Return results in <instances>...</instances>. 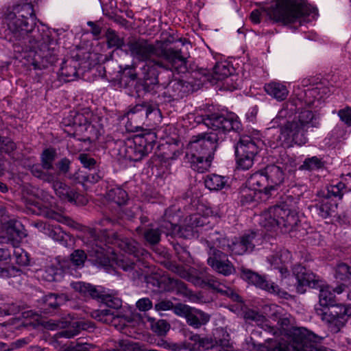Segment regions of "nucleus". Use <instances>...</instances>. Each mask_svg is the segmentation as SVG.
<instances>
[{
    "label": "nucleus",
    "instance_id": "1",
    "mask_svg": "<svg viewBox=\"0 0 351 351\" xmlns=\"http://www.w3.org/2000/svg\"><path fill=\"white\" fill-rule=\"evenodd\" d=\"M293 273L298 282V291L303 293V287L307 286L319 289V306L315 307V312L321 319L327 324L332 332H338L345 325L347 317H351V304H335V295L332 287L317 280L315 276L310 271L300 265L293 269Z\"/></svg>",
    "mask_w": 351,
    "mask_h": 351
},
{
    "label": "nucleus",
    "instance_id": "2",
    "mask_svg": "<svg viewBox=\"0 0 351 351\" xmlns=\"http://www.w3.org/2000/svg\"><path fill=\"white\" fill-rule=\"evenodd\" d=\"M302 103L299 99L287 101L271 121V128H280L275 147H292L295 145L302 146L306 143V133L312 125L313 114L308 109L298 112L300 108L298 106H302Z\"/></svg>",
    "mask_w": 351,
    "mask_h": 351
},
{
    "label": "nucleus",
    "instance_id": "3",
    "mask_svg": "<svg viewBox=\"0 0 351 351\" xmlns=\"http://www.w3.org/2000/svg\"><path fill=\"white\" fill-rule=\"evenodd\" d=\"M128 46L134 58L147 61L142 70L144 80H149L150 84L158 83V67L174 70L178 73H184L186 70V59L179 50H162L158 53L152 45L143 39L130 42Z\"/></svg>",
    "mask_w": 351,
    "mask_h": 351
},
{
    "label": "nucleus",
    "instance_id": "4",
    "mask_svg": "<svg viewBox=\"0 0 351 351\" xmlns=\"http://www.w3.org/2000/svg\"><path fill=\"white\" fill-rule=\"evenodd\" d=\"M189 119H195L198 123H203L213 132L193 136L188 145L187 156H213L216 143L223 139V135L228 132L237 131L241 128V123L234 114L224 116L214 113L208 114L205 117L202 116L194 117L192 114Z\"/></svg>",
    "mask_w": 351,
    "mask_h": 351
},
{
    "label": "nucleus",
    "instance_id": "5",
    "mask_svg": "<svg viewBox=\"0 0 351 351\" xmlns=\"http://www.w3.org/2000/svg\"><path fill=\"white\" fill-rule=\"evenodd\" d=\"M220 211L217 208H210L204 204H199L197 207V212L185 220V225L178 227L176 224L167 223L168 231L160 230L158 228L147 229L144 233L145 240L150 244H156L160 239L161 233L175 234L178 233L180 237L191 239L197 236V230H195L199 227L208 226L211 223V219L221 217Z\"/></svg>",
    "mask_w": 351,
    "mask_h": 351
},
{
    "label": "nucleus",
    "instance_id": "6",
    "mask_svg": "<svg viewBox=\"0 0 351 351\" xmlns=\"http://www.w3.org/2000/svg\"><path fill=\"white\" fill-rule=\"evenodd\" d=\"M292 199L288 197L280 205L269 207L258 217V223L267 232H289L298 226L300 217L295 206L291 204Z\"/></svg>",
    "mask_w": 351,
    "mask_h": 351
},
{
    "label": "nucleus",
    "instance_id": "7",
    "mask_svg": "<svg viewBox=\"0 0 351 351\" xmlns=\"http://www.w3.org/2000/svg\"><path fill=\"white\" fill-rule=\"evenodd\" d=\"M269 18L274 22L288 25L299 22L309 15L310 8L305 0H273L265 10Z\"/></svg>",
    "mask_w": 351,
    "mask_h": 351
},
{
    "label": "nucleus",
    "instance_id": "8",
    "mask_svg": "<svg viewBox=\"0 0 351 351\" xmlns=\"http://www.w3.org/2000/svg\"><path fill=\"white\" fill-rule=\"evenodd\" d=\"M263 241L261 234L254 232L245 234L242 237L234 238L231 241L226 237L219 236L217 234L215 238L210 239V241L214 242V245H216L217 247L236 255H243L245 253L252 252L256 246L263 243Z\"/></svg>",
    "mask_w": 351,
    "mask_h": 351
},
{
    "label": "nucleus",
    "instance_id": "9",
    "mask_svg": "<svg viewBox=\"0 0 351 351\" xmlns=\"http://www.w3.org/2000/svg\"><path fill=\"white\" fill-rule=\"evenodd\" d=\"M156 140V135L154 132L135 135L123 142L119 148V154L127 160L138 161L152 152Z\"/></svg>",
    "mask_w": 351,
    "mask_h": 351
},
{
    "label": "nucleus",
    "instance_id": "10",
    "mask_svg": "<svg viewBox=\"0 0 351 351\" xmlns=\"http://www.w3.org/2000/svg\"><path fill=\"white\" fill-rule=\"evenodd\" d=\"M36 17L33 6L27 3L23 5L16 12H10L5 17L8 28L14 34L24 36L32 32L36 25Z\"/></svg>",
    "mask_w": 351,
    "mask_h": 351
},
{
    "label": "nucleus",
    "instance_id": "11",
    "mask_svg": "<svg viewBox=\"0 0 351 351\" xmlns=\"http://www.w3.org/2000/svg\"><path fill=\"white\" fill-rule=\"evenodd\" d=\"M3 228L8 239L12 242V245L15 247L14 255L16 257V263L21 265H27L28 263L27 254L21 248L16 247V245L26 237L23 226L19 221L10 220L4 224Z\"/></svg>",
    "mask_w": 351,
    "mask_h": 351
},
{
    "label": "nucleus",
    "instance_id": "12",
    "mask_svg": "<svg viewBox=\"0 0 351 351\" xmlns=\"http://www.w3.org/2000/svg\"><path fill=\"white\" fill-rule=\"evenodd\" d=\"M210 247L208 251L209 257L207 260L208 265H210L213 270L223 274V276H230L232 274L235 269L232 263L228 259L225 253L217 250L216 245Z\"/></svg>",
    "mask_w": 351,
    "mask_h": 351
},
{
    "label": "nucleus",
    "instance_id": "13",
    "mask_svg": "<svg viewBox=\"0 0 351 351\" xmlns=\"http://www.w3.org/2000/svg\"><path fill=\"white\" fill-rule=\"evenodd\" d=\"M241 278L249 283L270 293L280 295L278 286L267 280L265 276H262L250 269H243L241 271Z\"/></svg>",
    "mask_w": 351,
    "mask_h": 351
},
{
    "label": "nucleus",
    "instance_id": "14",
    "mask_svg": "<svg viewBox=\"0 0 351 351\" xmlns=\"http://www.w3.org/2000/svg\"><path fill=\"white\" fill-rule=\"evenodd\" d=\"M91 316L96 320L114 326L117 329H121L125 325L126 318L121 315L117 311L104 308L95 310Z\"/></svg>",
    "mask_w": 351,
    "mask_h": 351
},
{
    "label": "nucleus",
    "instance_id": "15",
    "mask_svg": "<svg viewBox=\"0 0 351 351\" xmlns=\"http://www.w3.org/2000/svg\"><path fill=\"white\" fill-rule=\"evenodd\" d=\"M68 300L64 294L49 293L39 301L40 313H49Z\"/></svg>",
    "mask_w": 351,
    "mask_h": 351
},
{
    "label": "nucleus",
    "instance_id": "16",
    "mask_svg": "<svg viewBox=\"0 0 351 351\" xmlns=\"http://www.w3.org/2000/svg\"><path fill=\"white\" fill-rule=\"evenodd\" d=\"M232 73V67L227 62H217L213 69L212 73H204L206 80L212 84L227 79Z\"/></svg>",
    "mask_w": 351,
    "mask_h": 351
},
{
    "label": "nucleus",
    "instance_id": "17",
    "mask_svg": "<svg viewBox=\"0 0 351 351\" xmlns=\"http://www.w3.org/2000/svg\"><path fill=\"white\" fill-rule=\"evenodd\" d=\"M138 114L141 117H145L148 118L154 115L156 117H160V112L158 108L156 106L148 103H143L141 104H136L133 106H130L125 115L128 119H132L133 116Z\"/></svg>",
    "mask_w": 351,
    "mask_h": 351
},
{
    "label": "nucleus",
    "instance_id": "18",
    "mask_svg": "<svg viewBox=\"0 0 351 351\" xmlns=\"http://www.w3.org/2000/svg\"><path fill=\"white\" fill-rule=\"evenodd\" d=\"M264 171L267 178L269 186L271 191L276 189L285 179V171L281 169L280 166L276 165H267Z\"/></svg>",
    "mask_w": 351,
    "mask_h": 351
},
{
    "label": "nucleus",
    "instance_id": "19",
    "mask_svg": "<svg viewBox=\"0 0 351 351\" xmlns=\"http://www.w3.org/2000/svg\"><path fill=\"white\" fill-rule=\"evenodd\" d=\"M266 93L277 101H283L289 95V90L285 83L271 81L264 86Z\"/></svg>",
    "mask_w": 351,
    "mask_h": 351
},
{
    "label": "nucleus",
    "instance_id": "20",
    "mask_svg": "<svg viewBox=\"0 0 351 351\" xmlns=\"http://www.w3.org/2000/svg\"><path fill=\"white\" fill-rule=\"evenodd\" d=\"M56 177H58V174H56ZM50 183H52L56 194L61 199L76 203L79 195L75 190L71 189L64 183L57 180V178H55L53 182H51Z\"/></svg>",
    "mask_w": 351,
    "mask_h": 351
},
{
    "label": "nucleus",
    "instance_id": "21",
    "mask_svg": "<svg viewBox=\"0 0 351 351\" xmlns=\"http://www.w3.org/2000/svg\"><path fill=\"white\" fill-rule=\"evenodd\" d=\"M247 184L253 190L264 191L266 194L271 191L270 188L267 187L269 183L264 169L252 174L247 180Z\"/></svg>",
    "mask_w": 351,
    "mask_h": 351
},
{
    "label": "nucleus",
    "instance_id": "22",
    "mask_svg": "<svg viewBox=\"0 0 351 351\" xmlns=\"http://www.w3.org/2000/svg\"><path fill=\"white\" fill-rule=\"evenodd\" d=\"M258 152V147L250 136H243L235 146V153L255 156Z\"/></svg>",
    "mask_w": 351,
    "mask_h": 351
},
{
    "label": "nucleus",
    "instance_id": "23",
    "mask_svg": "<svg viewBox=\"0 0 351 351\" xmlns=\"http://www.w3.org/2000/svg\"><path fill=\"white\" fill-rule=\"evenodd\" d=\"M244 318L247 322L252 325H256L263 328L265 330L274 332V329L269 324V321L262 314L256 311L249 310L245 312Z\"/></svg>",
    "mask_w": 351,
    "mask_h": 351
},
{
    "label": "nucleus",
    "instance_id": "24",
    "mask_svg": "<svg viewBox=\"0 0 351 351\" xmlns=\"http://www.w3.org/2000/svg\"><path fill=\"white\" fill-rule=\"evenodd\" d=\"M337 208V203L330 199L328 197H324L315 206L317 215L323 219H326L335 212Z\"/></svg>",
    "mask_w": 351,
    "mask_h": 351
},
{
    "label": "nucleus",
    "instance_id": "25",
    "mask_svg": "<svg viewBox=\"0 0 351 351\" xmlns=\"http://www.w3.org/2000/svg\"><path fill=\"white\" fill-rule=\"evenodd\" d=\"M71 287L84 297L97 298L100 294L101 287H95L89 283L78 281L72 282Z\"/></svg>",
    "mask_w": 351,
    "mask_h": 351
},
{
    "label": "nucleus",
    "instance_id": "26",
    "mask_svg": "<svg viewBox=\"0 0 351 351\" xmlns=\"http://www.w3.org/2000/svg\"><path fill=\"white\" fill-rule=\"evenodd\" d=\"M210 320V315L195 308H191L186 322L189 325L194 328H198L202 325H205Z\"/></svg>",
    "mask_w": 351,
    "mask_h": 351
},
{
    "label": "nucleus",
    "instance_id": "27",
    "mask_svg": "<svg viewBox=\"0 0 351 351\" xmlns=\"http://www.w3.org/2000/svg\"><path fill=\"white\" fill-rule=\"evenodd\" d=\"M191 168L198 173H204L208 170L211 165L213 156H188Z\"/></svg>",
    "mask_w": 351,
    "mask_h": 351
},
{
    "label": "nucleus",
    "instance_id": "28",
    "mask_svg": "<svg viewBox=\"0 0 351 351\" xmlns=\"http://www.w3.org/2000/svg\"><path fill=\"white\" fill-rule=\"evenodd\" d=\"M290 257L289 252L283 250L280 255L271 256L268 260L274 269H278L282 276H286L289 271L285 264Z\"/></svg>",
    "mask_w": 351,
    "mask_h": 351
},
{
    "label": "nucleus",
    "instance_id": "29",
    "mask_svg": "<svg viewBox=\"0 0 351 351\" xmlns=\"http://www.w3.org/2000/svg\"><path fill=\"white\" fill-rule=\"evenodd\" d=\"M71 328L73 329L68 328L58 332L59 336L65 338H71L77 335L81 330H88L90 328H93V325L91 322L79 320L73 322Z\"/></svg>",
    "mask_w": 351,
    "mask_h": 351
},
{
    "label": "nucleus",
    "instance_id": "30",
    "mask_svg": "<svg viewBox=\"0 0 351 351\" xmlns=\"http://www.w3.org/2000/svg\"><path fill=\"white\" fill-rule=\"evenodd\" d=\"M66 261H63L62 263L59 262L60 265V268H54L53 267H48L43 274L42 277L44 280L51 282L58 280L62 275L63 272L66 271H69L70 267H66L65 265Z\"/></svg>",
    "mask_w": 351,
    "mask_h": 351
},
{
    "label": "nucleus",
    "instance_id": "31",
    "mask_svg": "<svg viewBox=\"0 0 351 351\" xmlns=\"http://www.w3.org/2000/svg\"><path fill=\"white\" fill-rule=\"evenodd\" d=\"M97 299L101 300L103 303L111 308L118 309L122 305V300L118 296L107 293L103 287L101 288Z\"/></svg>",
    "mask_w": 351,
    "mask_h": 351
},
{
    "label": "nucleus",
    "instance_id": "32",
    "mask_svg": "<svg viewBox=\"0 0 351 351\" xmlns=\"http://www.w3.org/2000/svg\"><path fill=\"white\" fill-rule=\"evenodd\" d=\"M226 179L221 176L212 174L206 176L204 183L206 188L210 191H219L224 188Z\"/></svg>",
    "mask_w": 351,
    "mask_h": 351
},
{
    "label": "nucleus",
    "instance_id": "33",
    "mask_svg": "<svg viewBox=\"0 0 351 351\" xmlns=\"http://www.w3.org/2000/svg\"><path fill=\"white\" fill-rule=\"evenodd\" d=\"M277 165L280 166L283 171L291 172L296 167V161L293 156H291L287 154L285 151L280 153L277 160Z\"/></svg>",
    "mask_w": 351,
    "mask_h": 351
},
{
    "label": "nucleus",
    "instance_id": "34",
    "mask_svg": "<svg viewBox=\"0 0 351 351\" xmlns=\"http://www.w3.org/2000/svg\"><path fill=\"white\" fill-rule=\"evenodd\" d=\"M109 200L114 202L118 205H123L128 199L127 192L120 187H115L110 189L107 193Z\"/></svg>",
    "mask_w": 351,
    "mask_h": 351
},
{
    "label": "nucleus",
    "instance_id": "35",
    "mask_svg": "<svg viewBox=\"0 0 351 351\" xmlns=\"http://www.w3.org/2000/svg\"><path fill=\"white\" fill-rule=\"evenodd\" d=\"M56 155L53 149H46L41 155V164L43 169L49 170L53 168V163Z\"/></svg>",
    "mask_w": 351,
    "mask_h": 351
},
{
    "label": "nucleus",
    "instance_id": "36",
    "mask_svg": "<svg viewBox=\"0 0 351 351\" xmlns=\"http://www.w3.org/2000/svg\"><path fill=\"white\" fill-rule=\"evenodd\" d=\"M324 166L322 160L317 156H312L304 160L301 169L314 171L322 168Z\"/></svg>",
    "mask_w": 351,
    "mask_h": 351
},
{
    "label": "nucleus",
    "instance_id": "37",
    "mask_svg": "<svg viewBox=\"0 0 351 351\" xmlns=\"http://www.w3.org/2000/svg\"><path fill=\"white\" fill-rule=\"evenodd\" d=\"M237 164L239 168L243 170L249 169L254 164V156L248 154H242L235 153Z\"/></svg>",
    "mask_w": 351,
    "mask_h": 351
},
{
    "label": "nucleus",
    "instance_id": "38",
    "mask_svg": "<svg viewBox=\"0 0 351 351\" xmlns=\"http://www.w3.org/2000/svg\"><path fill=\"white\" fill-rule=\"evenodd\" d=\"M345 193L343 184L340 181L327 186V194L325 197H328L330 199H331L332 197L341 199Z\"/></svg>",
    "mask_w": 351,
    "mask_h": 351
},
{
    "label": "nucleus",
    "instance_id": "39",
    "mask_svg": "<svg viewBox=\"0 0 351 351\" xmlns=\"http://www.w3.org/2000/svg\"><path fill=\"white\" fill-rule=\"evenodd\" d=\"M60 75L65 77V80H73L77 75L76 66L67 64L66 62H64L60 69Z\"/></svg>",
    "mask_w": 351,
    "mask_h": 351
},
{
    "label": "nucleus",
    "instance_id": "40",
    "mask_svg": "<svg viewBox=\"0 0 351 351\" xmlns=\"http://www.w3.org/2000/svg\"><path fill=\"white\" fill-rule=\"evenodd\" d=\"M11 259V253L9 250L0 248V276H3L8 273L5 267Z\"/></svg>",
    "mask_w": 351,
    "mask_h": 351
},
{
    "label": "nucleus",
    "instance_id": "41",
    "mask_svg": "<svg viewBox=\"0 0 351 351\" xmlns=\"http://www.w3.org/2000/svg\"><path fill=\"white\" fill-rule=\"evenodd\" d=\"M106 38L109 47L119 48L123 45V40L121 38L117 33L109 29L106 32Z\"/></svg>",
    "mask_w": 351,
    "mask_h": 351
},
{
    "label": "nucleus",
    "instance_id": "42",
    "mask_svg": "<svg viewBox=\"0 0 351 351\" xmlns=\"http://www.w3.org/2000/svg\"><path fill=\"white\" fill-rule=\"evenodd\" d=\"M40 214L43 215L47 218L53 219L62 223H67L69 221V218L66 217L51 209L45 208L40 213Z\"/></svg>",
    "mask_w": 351,
    "mask_h": 351
},
{
    "label": "nucleus",
    "instance_id": "43",
    "mask_svg": "<svg viewBox=\"0 0 351 351\" xmlns=\"http://www.w3.org/2000/svg\"><path fill=\"white\" fill-rule=\"evenodd\" d=\"M335 278L344 280L349 279L351 281V268L345 263H339L336 268Z\"/></svg>",
    "mask_w": 351,
    "mask_h": 351
},
{
    "label": "nucleus",
    "instance_id": "44",
    "mask_svg": "<svg viewBox=\"0 0 351 351\" xmlns=\"http://www.w3.org/2000/svg\"><path fill=\"white\" fill-rule=\"evenodd\" d=\"M45 33L39 37H36L34 35L36 43L38 44V47L42 51L49 49V45H52L53 40L51 39L48 34L49 32H44Z\"/></svg>",
    "mask_w": 351,
    "mask_h": 351
},
{
    "label": "nucleus",
    "instance_id": "45",
    "mask_svg": "<svg viewBox=\"0 0 351 351\" xmlns=\"http://www.w3.org/2000/svg\"><path fill=\"white\" fill-rule=\"evenodd\" d=\"M86 259V254L83 250H75L71 254V262L76 267H82Z\"/></svg>",
    "mask_w": 351,
    "mask_h": 351
},
{
    "label": "nucleus",
    "instance_id": "46",
    "mask_svg": "<svg viewBox=\"0 0 351 351\" xmlns=\"http://www.w3.org/2000/svg\"><path fill=\"white\" fill-rule=\"evenodd\" d=\"M73 124L76 127L75 132H82L90 127V123L86 118L82 114L78 113L75 116Z\"/></svg>",
    "mask_w": 351,
    "mask_h": 351
},
{
    "label": "nucleus",
    "instance_id": "47",
    "mask_svg": "<svg viewBox=\"0 0 351 351\" xmlns=\"http://www.w3.org/2000/svg\"><path fill=\"white\" fill-rule=\"evenodd\" d=\"M47 236L56 241L64 240L66 234L62 230L59 226L51 225L47 234Z\"/></svg>",
    "mask_w": 351,
    "mask_h": 351
},
{
    "label": "nucleus",
    "instance_id": "48",
    "mask_svg": "<svg viewBox=\"0 0 351 351\" xmlns=\"http://www.w3.org/2000/svg\"><path fill=\"white\" fill-rule=\"evenodd\" d=\"M32 172L34 176L39 178L41 180L47 182H53L55 178H56V174L47 173L43 172L38 165L32 167Z\"/></svg>",
    "mask_w": 351,
    "mask_h": 351
},
{
    "label": "nucleus",
    "instance_id": "49",
    "mask_svg": "<svg viewBox=\"0 0 351 351\" xmlns=\"http://www.w3.org/2000/svg\"><path fill=\"white\" fill-rule=\"evenodd\" d=\"M152 328L158 335H164L169 331L170 326L165 320L160 319L154 323Z\"/></svg>",
    "mask_w": 351,
    "mask_h": 351
},
{
    "label": "nucleus",
    "instance_id": "50",
    "mask_svg": "<svg viewBox=\"0 0 351 351\" xmlns=\"http://www.w3.org/2000/svg\"><path fill=\"white\" fill-rule=\"evenodd\" d=\"M16 147L15 143L10 139L0 136V152L10 154Z\"/></svg>",
    "mask_w": 351,
    "mask_h": 351
},
{
    "label": "nucleus",
    "instance_id": "51",
    "mask_svg": "<svg viewBox=\"0 0 351 351\" xmlns=\"http://www.w3.org/2000/svg\"><path fill=\"white\" fill-rule=\"evenodd\" d=\"M203 282L210 288L215 289L218 291H222V289L220 288L221 283L217 280V278L212 275H206L203 277Z\"/></svg>",
    "mask_w": 351,
    "mask_h": 351
},
{
    "label": "nucleus",
    "instance_id": "52",
    "mask_svg": "<svg viewBox=\"0 0 351 351\" xmlns=\"http://www.w3.org/2000/svg\"><path fill=\"white\" fill-rule=\"evenodd\" d=\"M305 100L304 103L307 106H310L311 105H314L315 101L319 99V98L316 97V95L318 94V88H314L311 89H307L305 90Z\"/></svg>",
    "mask_w": 351,
    "mask_h": 351
},
{
    "label": "nucleus",
    "instance_id": "53",
    "mask_svg": "<svg viewBox=\"0 0 351 351\" xmlns=\"http://www.w3.org/2000/svg\"><path fill=\"white\" fill-rule=\"evenodd\" d=\"M191 308L192 307L188 305L179 304L173 306V311L176 315L185 317L186 319Z\"/></svg>",
    "mask_w": 351,
    "mask_h": 351
},
{
    "label": "nucleus",
    "instance_id": "54",
    "mask_svg": "<svg viewBox=\"0 0 351 351\" xmlns=\"http://www.w3.org/2000/svg\"><path fill=\"white\" fill-rule=\"evenodd\" d=\"M338 115L343 123L348 126L351 127V108L346 107L339 111Z\"/></svg>",
    "mask_w": 351,
    "mask_h": 351
},
{
    "label": "nucleus",
    "instance_id": "55",
    "mask_svg": "<svg viewBox=\"0 0 351 351\" xmlns=\"http://www.w3.org/2000/svg\"><path fill=\"white\" fill-rule=\"evenodd\" d=\"M152 301L147 298L139 299L136 302V307L141 311H148L152 308Z\"/></svg>",
    "mask_w": 351,
    "mask_h": 351
},
{
    "label": "nucleus",
    "instance_id": "56",
    "mask_svg": "<svg viewBox=\"0 0 351 351\" xmlns=\"http://www.w3.org/2000/svg\"><path fill=\"white\" fill-rule=\"evenodd\" d=\"M119 267L124 271H130L134 268V263L126 258H119L117 263Z\"/></svg>",
    "mask_w": 351,
    "mask_h": 351
},
{
    "label": "nucleus",
    "instance_id": "57",
    "mask_svg": "<svg viewBox=\"0 0 351 351\" xmlns=\"http://www.w3.org/2000/svg\"><path fill=\"white\" fill-rule=\"evenodd\" d=\"M171 269L174 273L177 274L181 278L190 280L191 276L189 271L186 270L182 266L173 265Z\"/></svg>",
    "mask_w": 351,
    "mask_h": 351
},
{
    "label": "nucleus",
    "instance_id": "58",
    "mask_svg": "<svg viewBox=\"0 0 351 351\" xmlns=\"http://www.w3.org/2000/svg\"><path fill=\"white\" fill-rule=\"evenodd\" d=\"M80 160L84 167L91 169L95 165L94 158L88 156L86 154H80Z\"/></svg>",
    "mask_w": 351,
    "mask_h": 351
},
{
    "label": "nucleus",
    "instance_id": "59",
    "mask_svg": "<svg viewBox=\"0 0 351 351\" xmlns=\"http://www.w3.org/2000/svg\"><path fill=\"white\" fill-rule=\"evenodd\" d=\"M157 311H168L173 308V304L169 300H162L155 305Z\"/></svg>",
    "mask_w": 351,
    "mask_h": 351
},
{
    "label": "nucleus",
    "instance_id": "60",
    "mask_svg": "<svg viewBox=\"0 0 351 351\" xmlns=\"http://www.w3.org/2000/svg\"><path fill=\"white\" fill-rule=\"evenodd\" d=\"M215 339L216 343L221 346V348L219 350V351H233L232 348L229 346L228 339H224L218 340L217 337H215Z\"/></svg>",
    "mask_w": 351,
    "mask_h": 351
},
{
    "label": "nucleus",
    "instance_id": "61",
    "mask_svg": "<svg viewBox=\"0 0 351 351\" xmlns=\"http://www.w3.org/2000/svg\"><path fill=\"white\" fill-rule=\"evenodd\" d=\"M70 161L67 158H62L58 164L59 171L64 173L69 171Z\"/></svg>",
    "mask_w": 351,
    "mask_h": 351
},
{
    "label": "nucleus",
    "instance_id": "62",
    "mask_svg": "<svg viewBox=\"0 0 351 351\" xmlns=\"http://www.w3.org/2000/svg\"><path fill=\"white\" fill-rule=\"evenodd\" d=\"M343 184V189L346 193L351 191V174H348L343 177L341 180Z\"/></svg>",
    "mask_w": 351,
    "mask_h": 351
},
{
    "label": "nucleus",
    "instance_id": "63",
    "mask_svg": "<svg viewBox=\"0 0 351 351\" xmlns=\"http://www.w3.org/2000/svg\"><path fill=\"white\" fill-rule=\"evenodd\" d=\"M50 226V224H47L43 221H38L34 223V226L37 228L40 232H43L46 235Z\"/></svg>",
    "mask_w": 351,
    "mask_h": 351
},
{
    "label": "nucleus",
    "instance_id": "64",
    "mask_svg": "<svg viewBox=\"0 0 351 351\" xmlns=\"http://www.w3.org/2000/svg\"><path fill=\"white\" fill-rule=\"evenodd\" d=\"M46 327L50 330H56L59 328H63V327H64V326L63 325V323H60V322L56 323V322H53L52 320H50L47 322Z\"/></svg>",
    "mask_w": 351,
    "mask_h": 351
}]
</instances>
